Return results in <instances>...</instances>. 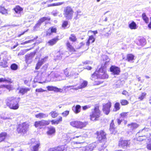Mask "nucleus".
Masks as SVG:
<instances>
[{
  "label": "nucleus",
  "instance_id": "nucleus-28",
  "mask_svg": "<svg viewBox=\"0 0 151 151\" xmlns=\"http://www.w3.org/2000/svg\"><path fill=\"white\" fill-rule=\"evenodd\" d=\"M50 29V32L47 31L46 33V36H50L53 33H56L57 32V29L56 27H52L49 29V30Z\"/></svg>",
  "mask_w": 151,
  "mask_h": 151
},
{
  "label": "nucleus",
  "instance_id": "nucleus-54",
  "mask_svg": "<svg viewBox=\"0 0 151 151\" xmlns=\"http://www.w3.org/2000/svg\"><path fill=\"white\" fill-rule=\"evenodd\" d=\"M69 113V111H65L62 113V114L63 116L66 117L68 115Z\"/></svg>",
  "mask_w": 151,
  "mask_h": 151
},
{
  "label": "nucleus",
  "instance_id": "nucleus-58",
  "mask_svg": "<svg viewBox=\"0 0 151 151\" xmlns=\"http://www.w3.org/2000/svg\"><path fill=\"white\" fill-rule=\"evenodd\" d=\"M27 30H26L24 32H22L21 34H19L17 35V37H20L21 35H24L25 33L26 32H27Z\"/></svg>",
  "mask_w": 151,
  "mask_h": 151
},
{
  "label": "nucleus",
  "instance_id": "nucleus-34",
  "mask_svg": "<svg viewBox=\"0 0 151 151\" xmlns=\"http://www.w3.org/2000/svg\"><path fill=\"white\" fill-rule=\"evenodd\" d=\"M120 109V105L119 103L118 102H116L114 105L113 111L114 112L116 111L119 110Z\"/></svg>",
  "mask_w": 151,
  "mask_h": 151
},
{
  "label": "nucleus",
  "instance_id": "nucleus-11",
  "mask_svg": "<svg viewBox=\"0 0 151 151\" xmlns=\"http://www.w3.org/2000/svg\"><path fill=\"white\" fill-rule=\"evenodd\" d=\"M32 145L31 151H38L39 148H40V143L39 141L36 140L35 139H32L31 142Z\"/></svg>",
  "mask_w": 151,
  "mask_h": 151
},
{
  "label": "nucleus",
  "instance_id": "nucleus-37",
  "mask_svg": "<svg viewBox=\"0 0 151 151\" xmlns=\"http://www.w3.org/2000/svg\"><path fill=\"white\" fill-rule=\"evenodd\" d=\"M87 85V82L86 81H84L81 83L80 86H78L76 88H75L76 90H78V89L82 88L85 87Z\"/></svg>",
  "mask_w": 151,
  "mask_h": 151
},
{
  "label": "nucleus",
  "instance_id": "nucleus-42",
  "mask_svg": "<svg viewBox=\"0 0 151 151\" xmlns=\"http://www.w3.org/2000/svg\"><path fill=\"white\" fill-rule=\"evenodd\" d=\"M7 63L5 60H3L0 63V66L3 68H6L8 67Z\"/></svg>",
  "mask_w": 151,
  "mask_h": 151
},
{
  "label": "nucleus",
  "instance_id": "nucleus-25",
  "mask_svg": "<svg viewBox=\"0 0 151 151\" xmlns=\"http://www.w3.org/2000/svg\"><path fill=\"white\" fill-rule=\"evenodd\" d=\"M45 58L38 60L35 67V69L36 70H37L39 69L41 66L44 64V62H45Z\"/></svg>",
  "mask_w": 151,
  "mask_h": 151
},
{
  "label": "nucleus",
  "instance_id": "nucleus-53",
  "mask_svg": "<svg viewBox=\"0 0 151 151\" xmlns=\"http://www.w3.org/2000/svg\"><path fill=\"white\" fill-rule=\"evenodd\" d=\"M2 87L7 88L9 91H10L12 89V86L10 85H3L2 86Z\"/></svg>",
  "mask_w": 151,
  "mask_h": 151
},
{
  "label": "nucleus",
  "instance_id": "nucleus-1",
  "mask_svg": "<svg viewBox=\"0 0 151 151\" xmlns=\"http://www.w3.org/2000/svg\"><path fill=\"white\" fill-rule=\"evenodd\" d=\"M106 67L101 65L98 70H96L91 75V79L94 81L95 85H99L103 82L99 79H106L109 78V75L107 73Z\"/></svg>",
  "mask_w": 151,
  "mask_h": 151
},
{
  "label": "nucleus",
  "instance_id": "nucleus-29",
  "mask_svg": "<svg viewBox=\"0 0 151 151\" xmlns=\"http://www.w3.org/2000/svg\"><path fill=\"white\" fill-rule=\"evenodd\" d=\"M7 133L6 132H2L0 133V142L4 141L8 137Z\"/></svg>",
  "mask_w": 151,
  "mask_h": 151
},
{
  "label": "nucleus",
  "instance_id": "nucleus-19",
  "mask_svg": "<svg viewBox=\"0 0 151 151\" xmlns=\"http://www.w3.org/2000/svg\"><path fill=\"white\" fill-rule=\"evenodd\" d=\"M46 88L48 91H54L56 92H62L63 91L62 89L53 86H47Z\"/></svg>",
  "mask_w": 151,
  "mask_h": 151
},
{
  "label": "nucleus",
  "instance_id": "nucleus-60",
  "mask_svg": "<svg viewBox=\"0 0 151 151\" xmlns=\"http://www.w3.org/2000/svg\"><path fill=\"white\" fill-rule=\"evenodd\" d=\"M117 121L118 124V125H120L121 124V122H122V120H120L119 119H117Z\"/></svg>",
  "mask_w": 151,
  "mask_h": 151
},
{
  "label": "nucleus",
  "instance_id": "nucleus-36",
  "mask_svg": "<svg viewBox=\"0 0 151 151\" xmlns=\"http://www.w3.org/2000/svg\"><path fill=\"white\" fill-rule=\"evenodd\" d=\"M69 40L73 42H76L77 40V38L74 34H71L69 37Z\"/></svg>",
  "mask_w": 151,
  "mask_h": 151
},
{
  "label": "nucleus",
  "instance_id": "nucleus-33",
  "mask_svg": "<svg viewBox=\"0 0 151 151\" xmlns=\"http://www.w3.org/2000/svg\"><path fill=\"white\" fill-rule=\"evenodd\" d=\"M50 18L49 17H43L40 18L38 21L37 24L40 25L41 24L45 22V21H50Z\"/></svg>",
  "mask_w": 151,
  "mask_h": 151
},
{
  "label": "nucleus",
  "instance_id": "nucleus-45",
  "mask_svg": "<svg viewBox=\"0 0 151 151\" xmlns=\"http://www.w3.org/2000/svg\"><path fill=\"white\" fill-rule=\"evenodd\" d=\"M68 25V22L66 20L63 21L61 25V27L63 29H65L67 28Z\"/></svg>",
  "mask_w": 151,
  "mask_h": 151
},
{
  "label": "nucleus",
  "instance_id": "nucleus-31",
  "mask_svg": "<svg viewBox=\"0 0 151 151\" xmlns=\"http://www.w3.org/2000/svg\"><path fill=\"white\" fill-rule=\"evenodd\" d=\"M95 40V39L93 35L89 36L88 39L86 42V45L87 46H89L90 43L94 42Z\"/></svg>",
  "mask_w": 151,
  "mask_h": 151
},
{
  "label": "nucleus",
  "instance_id": "nucleus-41",
  "mask_svg": "<svg viewBox=\"0 0 151 151\" xmlns=\"http://www.w3.org/2000/svg\"><path fill=\"white\" fill-rule=\"evenodd\" d=\"M81 106L79 105H76L75 109L73 111L76 114H77L81 111Z\"/></svg>",
  "mask_w": 151,
  "mask_h": 151
},
{
  "label": "nucleus",
  "instance_id": "nucleus-59",
  "mask_svg": "<svg viewBox=\"0 0 151 151\" xmlns=\"http://www.w3.org/2000/svg\"><path fill=\"white\" fill-rule=\"evenodd\" d=\"M150 21L148 25V27L150 29H151V17H150Z\"/></svg>",
  "mask_w": 151,
  "mask_h": 151
},
{
  "label": "nucleus",
  "instance_id": "nucleus-47",
  "mask_svg": "<svg viewBox=\"0 0 151 151\" xmlns=\"http://www.w3.org/2000/svg\"><path fill=\"white\" fill-rule=\"evenodd\" d=\"M6 82L10 83H12L11 79H10L8 78V79H7L6 78H0V82Z\"/></svg>",
  "mask_w": 151,
  "mask_h": 151
},
{
  "label": "nucleus",
  "instance_id": "nucleus-27",
  "mask_svg": "<svg viewBox=\"0 0 151 151\" xmlns=\"http://www.w3.org/2000/svg\"><path fill=\"white\" fill-rule=\"evenodd\" d=\"M135 56L132 53H129L126 55V60L129 62H134L135 60Z\"/></svg>",
  "mask_w": 151,
  "mask_h": 151
},
{
  "label": "nucleus",
  "instance_id": "nucleus-23",
  "mask_svg": "<svg viewBox=\"0 0 151 151\" xmlns=\"http://www.w3.org/2000/svg\"><path fill=\"white\" fill-rule=\"evenodd\" d=\"M129 128V130L131 132L134 131L139 127V125L136 123H132L127 125Z\"/></svg>",
  "mask_w": 151,
  "mask_h": 151
},
{
  "label": "nucleus",
  "instance_id": "nucleus-8",
  "mask_svg": "<svg viewBox=\"0 0 151 151\" xmlns=\"http://www.w3.org/2000/svg\"><path fill=\"white\" fill-rule=\"evenodd\" d=\"M95 134L96 135V139L100 142H101L102 141L106 139L107 134L104 130L97 131Z\"/></svg>",
  "mask_w": 151,
  "mask_h": 151
},
{
  "label": "nucleus",
  "instance_id": "nucleus-12",
  "mask_svg": "<svg viewBox=\"0 0 151 151\" xmlns=\"http://www.w3.org/2000/svg\"><path fill=\"white\" fill-rule=\"evenodd\" d=\"M47 122L46 120L44 119L36 121L35 122L34 126L36 128L41 129L43 126H47Z\"/></svg>",
  "mask_w": 151,
  "mask_h": 151
},
{
  "label": "nucleus",
  "instance_id": "nucleus-55",
  "mask_svg": "<svg viewBox=\"0 0 151 151\" xmlns=\"http://www.w3.org/2000/svg\"><path fill=\"white\" fill-rule=\"evenodd\" d=\"M35 91L36 92H43L45 91V90L43 89L42 88H37L35 90Z\"/></svg>",
  "mask_w": 151,
  "mask_h": 151
},
{
  "label": "nucleus",
  "instance_id": "nucleus-26",
  "mask_svg": "<svg viewBox=\"0 0 151 151\" xmlns=\"http://www.w3.org/2000/svg\"><path fill=\"white\" fill-rule=\"evenodd\" d=\"M31 90L32 91L31 88H21L19 89V93L23 95L27 93L28 92Z\"/></svg>",
  "mask_w": 151,
  "mask_h": 151
},
{
  "label": "nucleus",
  "instance_id": "nucleus-24",
  "mask_svg": "<svg viewBox=\"0 0 151 151\" xmlns=\"http://www.w3.org/2000/svg\"><path fill=\"white\" fill-rule=\"evenodd\" d=\"M96 147L95 143L90 144L85 147V151H92Z\"/></svg>",
  "mask_w": 151,
  "mask_h": 151
},
{
  "label": "nucleus",
  "instance_id": "nucleus-32",
  "mask_svg": "<svg viewBox=\"0 0 151 151\" xmlns=\"http://www.w3.org/2000/svg\"><path fill=\"white\" fill-rule=\"evenodd\" d=\"M0 13L3 14L7 15L8 14V10L6 9L4 6L2 5L0 6Z\"/></svg>",
  "mask_w": 151,
  "mask_h": 151
},
{
  "label": "nucleus",
  "instance_id": "nucleus-62",
  "mask_svg": "<svg viewBox=\"0 0 151 151\" xmlns=\"http://www.w3.org/2000/svg\"><path fill=\"white\" fill-rule=\"evenodd\" d=\"M80 44L81 45V47H78V48H77V49L80 48L81 47L83 46L84 45V43L83 42H81L80 43Z\"/></svg>",
  "mask_w": 151,
  "mask_h": 151
},
{
  "label": "nucleus",
  "instance_id": "nucleus-21",
  "mask_svg": "<svg viewBox=\"0 0 151 151\" xmlns=\"http://www.w3.org/2000/svg\"><path fill=\"white\" fill-rule=\"evenodd\" d=\"M70 69L67 68L64 70V73L66 77H70L73 76L74 73Z\"/></svg>",
  "mask_w": 151,
  "mask_h": 151
},
{
  "label": "nucleus",
  "instance_id": "nucleus-64",
  "mask_svg": "<svg viewBox=\"0 0 151 151\" xmlns=\"http://www.w3.org/2000/svg\"><path fill=\"white\" fill-rule=\"evenodd\" d=\"M148 122H149L150 126H151V118H149L148 119Z\"/></svg>",
  "mask_w": 151,
  "mask_h": 151
},
{
  "label": "nucleus",
  "instance_id": "nucleus-2",
  "mask_svg": "<svg viewBox=\"0 0 151 151\" xmlns=\"http://www.w3.org/2000/svg\"><path fill=\"white\" fill-rule=\"evenodd\" d=\"M134 139L139 142L150 139L147 144L146 147L148 150H151V133L149 128L145 127L140 130L137 133L136 138Z\"/></svg>",
  "mask_w": 151,
  "mask_h": 151
},
{
  "label": "nucleus",
  "instance_id": "nucleus-6",
  "mask_svg": "<svg viewBox=\"0 0 151 151\" xmlns=\"http://www.w3.org/2000/svg\"><path fill=\"white\" fill-rule=\"evenodd\" d=\"M88 124L87 122H82L78 120L72 121L70 122V124L71 126L79 129H82L86 127Z\"/></svg>",
  "mask_w": 151,
  "mask_h": 151
},
{
  "label": "nucleus",
  "instance_id": "nucleus-63",
  "mask_svg": "<svg viewBox=\"0 0 151 151\" xmlns=\"http://www.w3.org/2000/svg\"><path fill=\"white\" fill-rule=\"evenodd\" d=\"M86 69L88 70H91V69H92V68L90 66H88Z\"/></svg>",
  "mask_w": 151,
  "mask_h": 151
},
{
  "label": "nucleus",
  "instance_id": "nucleus-38",
  "mask_svg": "<svg viewBox=\"0 0 151 151\" xmlns=\"http://www.w3.org/2000/svg\"><path fill=\"white\" fill-rule=\"evenodd\" d=\"M35 117L37 119H42L46 117L45 114L43 113H39L35 115Z\"/></svg>",
  "mask_w": 151,
  "mask_h": 151
},
{
  "label": "nucleus",
  "instance_id": "nucleus-30",
  "mask_svg": "<svg viewBox=\"0 0 151 151\" xmlns=\"http://www.w3.org/2000/svg\"><path fill=\"white\" fill-rule=\"evenodd\" d=\"M76 138V140L77 141L76 142V144H81L85 142L84 137L82 136H76L73 137V139Z\"/></svg>",
  "mask_w": 151,
  "mask_h": 151
},
{
  "label": "nucleus",
  "instance_id": "nucleus-14",
  "mask_svg": "<svg viewBox=\"0 0 151 151\" xmlns=\"http://www.w3.org/2000/svg\"><path fill=\"white\" fill-rule=\"evenodd\" d=\"M47 122V126L49 125L50 122L52 125L58 124L63 121V117L61 116H60L59 118L56 120L52 119L50 120L49 119L46 120Z\"/></svg>",
  "mask_w": 151,
  "mask_h": 151
},
{
  "label": "nucleus",
  "instance_id": "nucleus-52",
  "mask_svg": "<svg viewBox=\"0 0 151 151\" xmlns=\"http://www.w3.org/2000/svg\"><path fill=\"white\" fill-rule=\"evenodd\" d=\"M106 146H101L98 149V151H107V149L106 148Z\"/></svg>",
  "mask_w": 151,
  "mask_h": 151
},
{
  "label": "nucleus",
  "instance_id": "nucleus-39",
  "mask_svg": "<svg viewBox=\"0 0 151 151\" xmlns=\"http://www.w3.org/2000/svg\"><path fill=\"white\" fill-rule=\"evenodd\" d=\"M51 116L53 118H56L59 115L58 112L56 111H52L49 113Z\"/></svg>",
  "mask_w": 151,
  "mask_h": 151
},
{
  "label": "nucleus",
  "instance_id": "nucleus-13",
  "mask_svg": "<svg viewBox=\"0 0 151 151\" xmlns=\"http://www.w3.org/2000/svg\"><path fill=\"white\" fill-rule=\"evenodd\" d=\"M35 54V52H31L29 54L25 55V60L27 64L30 63L32 61V58L34 57Z\"/></svg>",
  "mask_w": 151,
  "mask_h": 151
},
{
  "label": "nucleus",
  "instance_id": "nucleus-10",
  "mask_svg": "<svg viewBox=\"0 0 151 151\" xmlns=\"http://www.w3.org/2000/svg\"><path fill=\"white\" fill-rule=\"evenodd\" d=\"M130 144L129 140L121 138L118 141V146L120 148L124 149L129 146Z\"/></svg>",
  "mask_w": 151,
  "mask_h": 151
},
{
  "label": "nucleus",
  "instance_id": "nucleus-5",
  "mask_svg": "<svg viewBox=\"0 0 151 151\" xmlns=\"http://www.w3.org/2000/svg\"><path fill=\"white\" fill-rule=\"evenodd\" d=\"M29 126V125L27 122H23L17 125L16 131L18 134L24 135L27 133Z\"/></svg>",
  "mask_w": 151,
  "mask_h": 151
},
{
  "label": "nucleus",
  "instance_id": "nucleus-56",
  "mask_svg": "<svg viewBox=\"0 0 151 151\" xmlns=\"http://www.w3.org/2000/svg\"><path fill=\"white\" fill-rule=\"evenodd\" d=\"M122 94L124 95L127 96V95L128 96H129V93L126 90H123L122 93Z\"/></svg>",
  "mask_w": 151,
  "mask_h": 151
},
{
  "label": "nucleus",
  "instance_id": "nucleus-48",
  "mask_svg": "<svg viewBox=\"0 0 151 151\" xmlns=\"http://www.w3.org/2000/svg\"><path fill=\"white\" fill-rule=\"evenodd\" d=\"M64 3V2H58L56 3H53L52 4H48L47 5V7H50V6H58L59 5H61Z\"/></svg>",
  "mask_w": 151,
  "mask_h": 151
},
{
  "label": "nucleus",
  "instance_id": "nucleus-35",
  "mask_svg": "<svg viewBox=\"0 0 151 151\" xmlns=\"http://www.w3.org/2000/svg\"><path fill=\"white\" fill-rule=\"evenodd\" d=\"M129 27L131 29H135L137 28V25L136 23L134 21H132L129 24Z\"/></svg>",
  "mask_w": 151,
  "mask_h": 151
},
{
  "label": "nucleus",
  "instance_id": "nucleus-9",
  "mask_svg": "<svg viewBox=\"0 0 151 151\" xmlns=\"http://www.w3.org/2000/svg\"><path fill=\"white\" fill-rule=\"evenodd\" d=\"M111 106V103L109 101H108L107 103L103 105L102 110L105 114L107 115L109 114Z\"/></svg>",
  "mask_w": 151,
  "mask_h": 151
},
{
  "label": "nucleus",
  "instance_id": "nucleus-17",
  "mask_svg": "<svg viewBox=\"0 0 151 151\" xmlns=\"http://www.w3.org/2000/svg\"><path fill=\"white\" fill-rule=\"evenodd\" d=\"M109 130L112 134H115L117 132L116 127H115L114 120L113 119L111 120L110 124Z\"/></svg>",
  "mask_w": 151,
  "mask_h": 151
},
{
  "label": "nucleus",
  "instance_id": "nucleus-40",
  "mask_svg": "<svg viewBox=\"0 0 151 151\" xmlns=\"http://www.w3.org/2000/svg\"><path fill=\"white\" fill-rule=\"evenodd\" d=\"M142 17L143 20L147 24L149 22V19L147 16L146 14L145 13H143L142 15Z\"/></svg>",
  "mask_w": 151,
  "mask_h": 151
},
{
  "label": "nucleus",
  "instance_id": "nucleus-18",
  "mask_svg": "<svg viewBox=\"0 0 151 151\" xmlns=\"http://www.w3.org/2000/svg\"><path fill=\"white\" fill-rule=\"evenodd\" d=\"M47 129V130L46 132V133L48 135L51 136L55 134L56 129L54 127L52 126L48 127Z\"/></svg>",
  "mask_w": 151,
  "mask_h": 151
},
{
  "label": "nucleus",
  "instance_id": "nucleus-51",
  "mask_svg": "<svg viewBox=\"0 0 151 151\" xmlns=\"http://www.w3.org/2000/svg\"><path fill=\"white\" fill-rule=\"evenodd\" d=\"M37 37H37L36 38H34L33 39L30 40H29L27 41H26L24 42H22L21 43V45H25V44H27V43H30V42H33V41H34V40H36L37 38Z\"/></svg>",
  "mask_w": 151,
  "mask_h": 151
},
{
  "label": "nucleus",
  "instance_id": "nucleus-43",
  "mask_svg": "<svg viewBox=\"0 0 151 151\" xmlns=\"http://www.w3.org/2000/svg\"><path fill=\"white\" fill-rule=\"evenodd\" d=\"M121 105L122 106H125L128 105L129 104V101L127 100L122 99L120 101Z\"/></svg>",
  "mask_w": 151,
  "mask_h": 151
},
{
  "label": "nucleus",
  "instance_id": "nucleus-57",
  "mask_svg": "<svg viewBox=\"0 0 151 151\" xmlns=\"http://www.w3.org/2000/svg\"><path fill=\"white\" fill-rule=\"evenodd\" d=\"M90 108V106L87 105L83 106L82 107V109L83 110H86V109Z\"/></svg>",
  "mask_w": 151,
  "mask_h": 151
},
{
  "label": "nucleus",
  "instance_id": "nucleus-46",
  "mask_svg": "<svg viewBox=\"0 0 151 151\" xmlns=\"http://www.w3.org/2000/svg\"><path fill=\"white\" fill-rule=\"evenodd\" d=\"M147 93L145 92H142L138 98V99L139 101H142L145 97Z\"/></svg>",
  "mask_w": 151,
  "mask_h": 151
},
{
  "label": "nucleus",
  "instance_id": "nucleus-44",
  "mask_svg": "<svg viewBox=\"0 0 151 151\" xmlns=\"http://www.w3.org/2000/svg\"><path fill=\"white\" fill-rule=\"evenodd\" d=\"M145 39L141 38L138 39L137 41V43L139 45H142L145 43Z\"/></svg>",
  "mask_w": 151,
  "mask_h": 151
},
{
  "label": "nucleus",
  "instance_id": "nucleus-15",
  "mask_svg": "<svg viewBox=\"0 0 151 151\" xmlns=\"http://www.w3.org/2000/svg\"><path fill=\"white\" fill-rule=\"evenodd\" d=\"M110 71L114 75H118L120 72V68L114 65H112L110 68Z\"/></svg>",
  "mask_w": 151,
  "mask_h": 151
},
{
  "label": "nucleus",
  "instance_id": "nucleus-50",
  "mask_svg": "<svg viewBox=\"0 0 151 151\" xmlns=\"http://www.w3.org/2000/svg\"><path fill=\"white\" fill-rule=\"evenodd\" d=\"M129 112H122L120 114V116L121 117L124 118L127 117L128 115Z\"/></svg>",
  "mask_w": 151,
  "mask_h": 151
},
{
  "label": "nucleus",
  "instance_id": "nucleus-16",
  "mask_svg": "<svg viewBox=\"0 0 151 151\" xmlns=\"http://www.w3.org/2000/svg\"><path fill=\"white\" fill-rule=\"evenodd\" d=\"M66 46L67 49L70 52L73 53L76 52V49L72 45L69 41H68L66 43Z\"/></svg>",
  "mask_w": 151,
  "mask_h": 151
},
{
  "label": "nucleus",
  "instance_id": "nucleus-20",
  "mask_svg": "<svg viewBox=\"0 0 151 151\" xmlns=\"http://www.w3.org/2000/svg\"><path fill=\"white\" fill-rule=\"evenodd\" d=\"M13 10L15 12V13L21 16L22 13L23 12V9L19 5H17L16 6Z\"/></svg>",
  "mask_w": 151,
  "mask_h": 151
},
{
  "label": "nucleus",
  "instance_id": "nucleus-4",
  "mask_svg": "<svg viewBox=\"0 0 151 151\" xmlns=\"http://www.w3.org/2000/svg\"><path fill=\"white\" fill-rule=\"evenodd\" d=\"M100 106L99 104H97L94 105L93 109V111L90 115V119L92 121L99 120L100 116L101 111L99 109Z\"/></svg>",
  "mask_w": 151,
  "mask_h": 151
},
{
  "label": "nucleus",
  "instance_id": "nucleus-3",
  "mask_svg": "<svg viewBox=\"0 0 151 151\" xmlns=\"http://www.w3.org/2000/svg\"><path fill=\"white\" fill-rule=\"evenodd\" d=\"M20 98L17 99L15 97H11L7 99L6 103L7 106L10 109L16 110L19 107Z\"/></svg>",
  "mask_w": 151,
  "mask_h": 151
},
{
  "label": "nucleus",
  "instance_id": "nucleus-7",
  "mask_svg": "<svg viewBox=\"0 0 151 151\" xmlns=\"http://www.w3.org/2000/svg\"><path fill=\"white\" fill-rule=\"evenodd\" d=\"M74 13V11L72 7L67 6L64 10L63 15L66 19H71L72 18Z\"/></svg>",
  "mask_w": 151,
  "mask_h": 151
},
{
  "label": "nucleus",
  "instance_id": "nucleus-49",
  "mask_svg": "<svg viewBox=\"0 0 151 151\" xmlns=\"http://www.w3.org/2000/svg\"><path fill=\"white\" fill-rule=\"evenodd\" d=\"M18 65L15 63L12 64L10 66L11 69L13 70H17L18 69Z\"/></svg>",
  "mask_w": 151,
  "mask_h": 151
},
{
  "label": "nucleus",
  "instance_id": "nucleus-22",
  "mask_svg": "<svg viewBox=\"0 0 151 151\" xmlns=\"http://www.w3.org/2000/svg\"><path fill=\"white\" fill-rule=\"evenodd\" d=\"M59 40V36H57L49 40L47 43L50 46H53Z\"/></svg>",
  "mask_w": 151,
  "mask_h": 151
},
{
  "label": "nucleus",
  "instance_id": "nucleus-61",
  "mask_svg": "<svg viewBox=\"0 0 151 151\" xmlns=\"http://www.w3.org/2000/svg\"><path fill=\"white\" fill-rule=\"evenodd\" d=\"M91 32L93 33L94 35L97 34L98 33L97 31V30L95 31H90Z\"/></svg>",
  "mask_w": 151,
  "mask_h": 151
}]
</instances>
